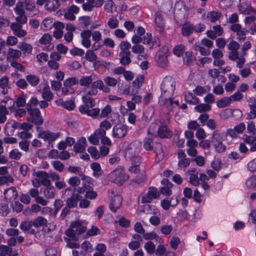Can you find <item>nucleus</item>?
I'll return each mask as SVG.
<instances>
[{
    "label": "nucleus",
    "instance_id": "36",
    "mask_svg": "<svg viewBox=\"0 0 256 256\" xmlns=\"http://www.w3.org/2000/svg\"><path fill=\"white\" fill-rule=\"evenodd\" d=\"M154 114V110L153 108H148L143 114L142 119L148 123L152 118Z\"/></svg>",
    "mask_w": 256,
    "mask_h": 256
},
{
    "label": "nucleus",
    "instance_id": "61",
    "mask_svg": "<svg viewBox=\"0 0 256 256\" xmlns=\"http://www.w3.org/2000/svg\"><path fill=\"white\" fill-rule=\"evenodd\" d=\"M190 160L187 158L180 159L178 161V167L180 168H186L190 166Z\"/></svg>",
    "mask_w": 256,
    "mask_h": 256
},
{
    "label": "nucleus",
    "instance_id": "43",
    "mask_svg": "<svg viewBox=\"0 0 256 256\" xmlns=\"http://www.w3.org/2000/svg\"><path fill=\"white\" fill-rule=\"evenodd\" d=\"M26 78L27 82L32 86H37L40 82V78L34 74H28Z\"/></svg>",
    "mask_w": 256,
    "mask_h": 256
},
{
    "label": "nucleus",
    "instance_id": "29",
    "mask_svg": "<svg viewBox=\"0 0 256 256\" xmlns=\"http://www.w3.org/2000/svg\"><path fill=\"white\" fill-rule=\"evenodd\" d=\"M194 31V26L190 22H186L182 24V34L184 36H188Z\"/></svg>",
    "mask_w": 256,
    "mask_h": 256
},
{
    "label": "nucleus",
    "instance_id": "9",
    "mask_svg": "<svg viewBox=\"0 0 256 256\" xmlns=\"http://www.w3.org/2000/svg\"><path fill=\"white\" fill-rule=\"evenodd\" d=\"M168 49L166 47L162 48L156 56V60L158 64L162 68H165L168 63Z\"/></svg>",
    "mask_w": 256,
    "mask_h": 256
},
{
    "label": "nucleus",
    "instance_id": "30",
    "mask_svg": "<svg viewBox=\"0 0 256 256\" xmlns=\"http://www.w3.org/2000/svg\"><path fill=\"white\" fill-rule=\"evenodd\" d=\"M240 1L241 0H222L220 2V6L224 8L237 6Z\"/></svg>",
    "mask_w": 256,
    "mask_h": 256
},
{
    "label": "nucleus",
    "instance_id": "42",
    "mask_svg": "<svg viewBox=\"0 0 256 256\" xmlns=\"http://www.w3.org/2000/svg\"><path fill=\"white\" fill-rule=\"evenodd\" d=\"M10 212L8 204L6 202H0V214L2 216H6Z\"/></svg>",
    "mask_w": 256,
    "mask_h": 256
},
{
    "label": "nucleus",
    "instance_id": "7",
    "mask_svg": "<svg viewBox=\"0 0 256 256\" xmlns=\"http://www.w3.org/2000/svg\"><path fill=\"white\" fill-rule=\"evenodd\" d=\"M78 84V80L76 77L69 78L64 82V86L62 88V93L64 95H68L75 92L73 86Z\"/></svg>",
    "mask_w": 256,
    "mask_h": 256
},
{
    "label": "nucleus",
    "instance_id": "28",
    "mask_svg": "<svg viewBox=\"0 0 256 256\" xmlns=\"http://www.w3.org/2000/svg\"><path fill=\"white\" fill-rule=\"evenodd\" d=\"M158 136L162 138H170L172 136V132L166 126H161L158 128Z\"/></svg>",
    "mask_w": 256,
    "mask_h": 256
},
{
    "label": "nucleus",
    "instance_id": "60",
    "mask_svg": "<svg viewBox=\"0 0 256 256\" xmlns=\"http://www.w3.org/2000/svg\"><path fill=\"white\" fill-rule=\"evenodd\" d=\"M224 134L218 131H215L213 132L212 135V142L215 144L216 142H222Z\"/></svg>",
    "mask_w": 256,
    "mask_h": 256
},
{
    "label": "nucleus",
    "instance_id": "6",
    "mask_svg": "<svg viewBox=\"0 0 256 256\" xmlns=\"http://www.w3.org/2000/svg\"><path fill=\"white\" fill-rule=\"evenodd\" d=\"M86 230V227L80 220L72 222L70 228L66 231V234L69 237L74 238L76 234H80Z\"/></svg>",
    "mask_w": 256,
    "mask_h": 256
},
{
    "label": "nucleus",
    "instance_id": "8",
    "mask_svg": "<svg viewBox=\"0 0 256 256\" xmlns=\"http://www.w3.org/2000/svg\"><path fill=\"white\" fill-rule=\"evenodd\" d=\"M27 110L30 115L27 118L29 122L34 123L36 125H40L43 123V120L40 116V112L38 109L32 108H28Z\"/></svg>",
    "mask_w": 256,
    "mask_h": 256
},
{
    "label": "nucleus",
    "instance_id": "37",
    "mask_svg": "<svg viewBox=\"0 0 256 256\" xmlns=\"http://www.w3.org/2000/svg\"><path fill=\"white\" fill-rule=\"evenodd\" d=\"M0 88L2 89V92L6 94L9 88L8 78L6 76H4L0 79Z\"/></svg>",
    "mask_w": 256,
    "mask_h": 256
},
{
    "label": "nucleus",
    "instance_id": "52",
    "mask_svg": "<svg viewBox=\"0 0 256 256\" xmlns=\"http://www.w3.org/2000/svg\"><path fill=\"white\" fill-rule=\"evenodd\" d=\"M107 25L110 28L114 29L118 26L119 21L116 17L112 16L108 20Z\"/></svg>",
    "mask_w": 256,
    "mask_h": 256
},
{
    "label": "nucleus",
    "instance_id": "18",
    "mask_svg": "<svg viewBox=\"0 0 256 256\" xmlns=\"http://www.w3.org/2000/svg\"><path fill=\"white\" fill-rule=\"evenodd\" d=\"M87 142L85 137L82 136L74 146V150L76 152L82 153L85 152Z\"/></svg>",
    "mask_w": 256,
    "mask_h": 256
},
{
    "label": "nucleus",
    "instance_id": "35",
    "mask_svg": "<svg viewBox=\"0 0 256 256\" xmlns=\"http://www.w3.org/2000/svg\"><path fill=\"white\" fill-rule=\"evenodd\" d=\"M60 6V5L54 0H48L45 4V9L48 11H55Z\"/></svg>",
    "mask_w": 256,
    "mask_h": 256
},
{
    "label": "nucleus",
    "instance_id": "32",
    "mask_svg": "<svg viewBox=\"0 0 256 256\" xmlns=\"http://www.w3.org/2000/svg\"><path fill=\"white\" fill-rule=\"evenodd\" d=\"M21 55L22 52L20 50L10 48L8 52L7 59L11 62L12 59H17L19 58Z\"/></svg>",
    "mask_w": 256,
    "mask_h": 256
},
{
    "label": "nucleus",
    "instance_id": "34",
    "mask_svg": "<svg viewBox=\"0 0 256 256\" xmlns=\"http://www.w3.org/2000/svg\"><path fill=\"white\" fill-rule=\"evenodd\" d=\"M42 97L46 100H50L52 98L53 94L50 90V87L47 82L43 84Z\"/></svg>",
    "mask_w": 256,
    "mask_h": 256
},
{
    "label": "nucleus",
    "instance_id": "40",
    "mask_svg": "<svg viewBox=\"0 0 256 256\" xmlns=\"http://www.w3.org/2000/svg\"><path fill=\"white\" fill-rule=\"evenodd\" d=\"M14 179L10 174L0 176V186L6 184L9 185L10 184L13 183Z\"/></svg>",
    "mask_w": 256,
    "mask_h": 256
},
{
    "label": "nucleus",
    "instance_id": "47",
    "mask_svg": "<svg viewBox=\"0 0 256 256\" xmlns=\"http://www.w3.org/2000/svg\"><path fill=\"white\" fill-rule=\"evenodd\" d=\"M143 146L147 151L152 150L154 149L153 140L150 138H146L143 141Z\"/></svg>",
    "mask_w": 256,
    "mask_h": 256
},
{
    "label": "nucleus",
    "instance_id": "14",
    "mask_svg": "<svg viewBox=\"0 0 256 256\" xmlns=\"http://www.w3.org/2000/svg\"><path fill=\"white\" fill-rule=\"evenodd\" d=\"M60 135L61 133L60 132H54L48 130H46L40 132L38 134V137L43 139L44 141H48L50 143L60 138Z\"/></svg>",
    "mask_w": 256,
    "mask_h": 256
},
{
    "label": "nucleus",
    "instance_id": "24",
    "mask_svg": "<svg viewBox=\"0 0 256 256\" xmlns=\"http://www.w3.org/2000/svg\"><path fill=\"white\" fill-rule=\"evenodd\" d=\"M112 126V124L110 121L104 120L100 122L99 128L96 130L102 136H104L106 134V131L109 130Z\"/></svg>",
    "mask_w": 256,
    "mask_h": 256
},
{
    "label": "nucleus",
    "instance_id": "12",
    "mask_svg": "<svg viewBox=\"0 0 256 256\" xmlns=\"http://www.w3.org/2000/svg\"><path fill=\"white\" fill-rule=\"evenodd\" d=\"M160 196V192L158 189L154 187L148 188L147 192L142 198V203H150L154 199L158 198Z\"/></svg>",
    "mask_w": 256,
    "mask_h": 256
},
{
    "label": "nucleus",
    "instance_id": "16",
    "mask_svg": "<svg viewBox=\"0 0 256 256\" xmlns=\"http://www.w3.org/2000/svg\"><path fill=\"white\" fill-rule=\"evenodd\" d=\"M172 96L168 98V96H160L159 100L160 102L165 106L168 109L171 110L174 107V106H178L179 105L178 100L174 101L171 98Z\"/></svg>",
    "mask_w": 256,
    "mask_h": 256
},
{
    "label": "nucleus",
    "instance_id": "11",
    "mask_svg": "<svg viewBox=\"0 0 256 256\" xmlns=\"http://www.w3.org/2000/svg\"><path fill=\"white\" fill-rule=\"evenodd\" d=\"M128 130V128L126 125L116 124L112 128V136L114 138H122L126 136Z\"/></svg>",
    "mask_w": 256,
    "mask_h": 256
},
{
    "label": "nucleus",
    "instance_id": "13",
    "mask_svg": "<svg viewBox=\"0 0 256 256\" xmlns=\"http://www.w3.org/2000/svg\"><path fill=\"white\" fill-rule=\"evenodd\" d=\"M52 36L48 34H44L39 39L38 42L44 46L43 50L46 51H50L54 48V44L52 42Z\"/></svg>",
    "mask_w": 256,
    "mask_h": 256
},
{
    "label": "nucleus",
    "instance_id": "57",
    "mask_svg": "<svg viewBox=\"0 0 256 256\" xmlns=\"http://www.w3.org/2000/svg\"><path fill=\"white\" fill-rule=\"evenodd\" d=\"M185 50V46L184 44H180L176 46L173 48L174 54L177 56H182Z\"/></svg>",
    "mask_w": 256,
    "mask_h": 256
},
{
    "label": "nucleus",
    "instance_id": "41",
    "mask_svg": "<svg viewBox=\"0 0 256 256\" xmlns=\"http://www.w3.org/2000/svg\"><path fill=\"white\" fill-rule=\"evenodd\" d=\"M102 82L104 84H104H106V85L104 84V86H106L110 88L108 86H115L118 83V80L116 78L113 77L107 76L104 78V82L102 81Z\"/></svg>",
    "mask_w": 256,
    "mask_h": 256
},
{
    "label": "nucleus",
    "instance_id": "10",
    "mask_svg": "<svg viewBox=\"0 0 256 256\" xmlns=\"http://www.w3.org/2000/svg\"><path fill=\"white\" fill-rule=\"evenodd\" d=\"M32 222L33 226L36 228L43 226V230L45 232L52 231L55 228L54 224H48L46 219L42 216H38Z\"/></svg>",
    "mask_w": 256,
    "mask_h": 256
},
{
    "label": "nucleus",
    "instance_id": "17",
    "mask_svg": "<svg viewBox=\"0 0 256 256\" xmlns=\"http://www.w3.org/2000/svg\"><path fill=\"white\" fill-rule=\"evenodd\" d=\"M122 198L120 195H115L111 199L109 207L111 211L116 212L122 203Z\"/></svg>",
    "mask_w": 256,
    "mask_h": 256
},
{
    "label": "nucleus",
    "instance_id": "63",
    "mask_svg": "<svg viewBox=\"0 0 256 256\" xmlns=\"http://www.w3.org/2000/svg\"><path fill=\"white\" fill-rule=\"evenodd\" d=\"M86 58L89 62H93L96 60L97 56L94 51L92 50H88L86 53Z\"/></svg>",
    "mask_w": 256,
    "mask_h": 256
},
{
    "label": "nucleus",
    "instance_id": "46",
    "mask_svg": "<svg viewBox=\"0 0 256 256\" xmlns=\"http://www.w3.org/2000/svg\"><path fill=\"white\" fill-rule=\"evenodd\" d=\"M216 106L219 108H224L230 106L231 102L229 97H224L216 101Z\"/></svg>",
    "mask_w": 256,
    "mask_h": 256
},
{
    "label": "nucleus",
    "instance_id": "25",
    "mask_svg": "<svg viewBox=\"0 0 256 256\" xmlns=\"http://www.w3.org/2000/svg\"><path fill=\"white\" fill-rule=\"evenodd\" d=\"M15 102L12 98H6L0 104V107H3L6 110L9 109L10 111L15 110Z\"/></svg>",
    "mask_w": 256,
    "mask_h": 256
},
{
    "label": "nucleus",
    "instance_id": "20",
    "mask_svg": "<svg viewBox=\"0 0 256 256\" xmlns=\"http://www.w3.org/2000/svg\"><path fill=\"white\" fill-rule=\"evenodd\" d=\"M22 24L20 23L12 22L10 26L13 34L19 38L23 37L26 34V31L22 29Z\"/></svg>",
    "mask_w": 256,
    "mask_h": 256
},
{
    "label": "nucleus",
    "instance_id": "62",
    "mask_svg": "<svg viewBox=\"0 0 256 256\" xmlns=\"http://www.w3.org/2000/svg\"><path fill=\"white\" fill-rule=\"evenodd\" d=\"M12 250L10 247L2 245L0 246V256H10Z\"/></svg>",
    "mask_w": 256,
    "mask_h": 256
},
{
    "label": "nucleus",
    "instance_id": "31",
    "mask_svg": "<svg viewBox=\"0 0 256 256\" xmlns=\"http://www.w3.org/2000/svg\"><path fill=\"white\" fill-rule=\"evenodd\" d=\"M130 52H120V63L124 66L128 64L131 62L130 58Z\"/></svg>",
    "mask_w": 256,
    "mask_h": 256
},
{
    "label": "nucleus",
    "instance_id": "44",
    "mask_svg": "<svg viewBox=\"0 0 256 256\" xmlns=\"http://www.w3.org/2000/svg\"><path fill=\"white\" fill-rule=\"evenodd\" d=\"M131 166L128 168V172L132 174H137L140 172V165L141 162H130Z\"/></svg>",
    "mask_w": 256,
    "mask_h": 256
},
{
    "label": "nucleus",
    "instance_id": "1",
    "mask_svg": "<svg viewBox=\"0 0 256 256\" xmlns=\"http://www.w3.org/2000/svg\"><path fill=\"white\" fill-rule=\"evenodd\" d=\"M98 90L104 93H109L110 92V88L104 86L102 80L98 79L94 81L92 84V86L86 91L84 95L82 97L83 102L79 106V111L82 114H86L92 118H96L100 112V109L98 108H93L96 102L90 96H96L98 93Z\"/></svg>",
    "mask_w": 256,
    "mask_h": 256
},
{
    "label": "nucleus",
    "instance_id": "45",
    "mask_svg": "<svg viewBox=\"0 0 256 256\" xmlns=\"http://www.w3.org/2000/svg\"><path fill=\"white\" fill-rule=\"evenodd\" d=\"M144 80V76L142 74L139 75L133 81L132 84L134 88H136V92L138 88L142 86Z\"/></svg>",
    "mask_w": 256,
    "mask_h": 256
},
{
    "label": "nucleus",
    "instance_id": "56",
    "mask_svg": "<svg viewBox=\"0 0 256 256\" xmlns=\"http://www.w3.org/2000/svg\"><path fill=\"white\" fill-rule=\"evenodd\" d=\"M55 194V188L53 186H47L44 190V195L48 198H52Z\"/></svg>",
    "mask_w": 256,
    "mask_h": 256
},
{
    "label": "nucleus",
    "instance_id": "23",
    "mask_svg": "<svg viewBox=\"0 0 256 256\" xmlns=\"http://www.w3.org/2000/svg\"><path fill=\"white\" fill-rule=\"evenodd\" d=\"M4 198L7 200H16L18 195L16 188L14 187H10L6 189L4 192Z\"/></svg>",
    "mask_w": 256,
    "mask_h": 256
},
{
    "label": "nucleus",
    "instance_id": "33",
    "mask_svg": "<svg viewBox=\"0 0 256 256\" xmlns=\"http://www.w3.org/2000/svg\"><path fill=\"white\" fill-rule=\"evenodd\" d=\"M154 152L156 155V158L158 161L163 159L164 156V149L162 144L160 143H156L154 146Z\"/></svg>",
    "mask_w": 256,
    "mask_h": 256
},
{
    "label": "nucleus",
    "instance_id": "3",
    "mask_svg": "<svg viewBox=\"0 0 256 256\" xmlns=\"http://www.w3.org/2000/svg\"><path fill=\"white\" fill-rule=\"evenodd\" d=\"M240 47L239 44L234 40L230 41L228 45V48L230 51L228 58L231 60L236 62V67L242 68L246 60L243 56H240V53L238 51Z\"/></svg>",
    "mask_w": 256,
    "mask_h": 256
},
{
    "label": "nucleus",
    "instance_id": "4",
    "mask_svg": "<svg viewBox=\"0 0 256 256\" xmlns=\"http://www.w3.org/2000/svg\"><path fill=\"white\" fill-rule=\"evenodd\" d=\"M108 178L110 182L121 186L128 180L130 176L124 168L119 166L108 174Z\"/></svg>",
    "mask_w": 256,
    "mask_h": 256
},
{
    "label": "nucleus",
    "instance_id": "38",
    "mask_svg": "<svg viewBox=\"0 0 256 256\" xmlns=\"http://www.w3.org/2000/svg\"><path fill=\"white\" fill-rule=\"evenodd\" d=\"M78 195V194H73L71 197L68 198L66 200V206L68 208H74L76 206Z\"/></svg>",
    "mask_w": 256,
    "mask_h": 256
},
{
    "label": "nucleus",
    "instance_id": "19",
    "mask_svg": "<svg viewBox=\"0 0 256 256\" xmlns=\"http://www.w3.org/2000/svg\"><path fill=\"white\" fill-rule=\"evenodd\" d=\"M91 31L90 30H85L80 33L82 46L86 48H90L91 46Z\"/></svg>",
    "mask_w": 256,
    "mask_h": 256
},
{
    "label": "nucleus",
    "instance_id": "58",
    "mask_svg": "<svg viewBox=\"0 0 256 256\" xmlns=\"http://www.w3.org/2000/svg\"><path fill=\"white\" fill-rule=\"evenodd\" d=\"M194 49L196 50H198L201 55L206 56L210 54V52L208 48H204L198 44H195L194 46Z\"/></svg>",
    "mask_w": 256,
    "mask_h": 256
},
{
    "label": "nucleus",
    "instance_id": "59",
    "mask_svg": "<svg viewBox=\"0 0 256 256\" xmlns=\"http://www.w3.org/2000/svg\"><path fill=\"white\" fill-rule=\"evenodd\" d=\"M88 152L90 153L92 158L98 160L100 158V152L94 146H90L88 148Z\"/></svg>",
    "mask_w": 256,
    "mask_h": 256
},
{
    "label": "nucleus",
    "instance_id": "5",
    "mask_svg": "<svg viewBox=\"0 0 256 256\" xmlns=\"http://www.w3.org/2000/svg\"><path fill=\"white\" fill-rule=\"evenodd\" d=\"M174 80L170 76L164 78L161 84V96H172L176 88Z\"/></svg>",
    "mask_w": 256,
    "mask_h": 256
},
{
    "label": "nucleus",
    "instance_id": "15",
    "mask_svg": "<svg viewBox=\"0 0 256 256\" xmlns=\"http://www.w3.org/2000/svg\"><path fill=\"white\" fill-rule=\"evenodd\" d=\"M240 13L243 14H249L256 13V10L252 8L250 2H240L237 6Z\"/></svg>",
    "mask_w": 256,
    "mask_h": 256
},
{
    "label": "nucleus",
    "instance_id": "51",
    "mask_svg": "<svg viewBox=\"0 0 256 256\" xmlns=\"http://www.w3.org/2000/svg\"><path fill=\"white\" fill-rule=\"evenodd\" d=\"M186 100L190 104H196L198 103V99L193 94L190 92H188L185 94Z\"/></svg>",
    "mask_w": 256,
    "mask_h": 256
},
{
    "label": "nucleus",
    "instance_id": "48",
    "mask_svg": "<svg viewBox=\"0 0 256 256\" xmlns=\"http://www.w3.org/2000/svg\"><path fill=\"white\" fill-rule=\"evenodd\" d=\"M18 47L24 54L31 53L32 50V46L30 44L24 42L19 43Z\"/></svg>",
    "mask_w": 256,
    "mask_h": 256
},
{
    "label": "nucleus",
    "instance_id": "22",
    "mask_svg": "<svg viewBox=\"0 0 256 256\" xmlns=\"http://www.w3.org/2000/svg\"><path fill=\"white\" fill-rule=\"evenodd\" d=\"M220 15L221 14L218 12L211 11L203 14L202 18L208 21L214 22L219 19Z\"/></svg>",
    "mask_w": 256,
    "mask_h": 256
},
{
    "label": "nucleus",
    "instance_id": "55",
    "mask_svg": "<svg viewBox=\"0 0 256 256\" xmlns=\"http://www.w3.org/2000/svg\"><path fill=\"white\" fill-rule=\"evenodd\" d=\"M144 248L148 254H151L154 253L156 250V246L152 242L148 241L145 243Z\"/></svg>",
    "mask_w": 256,
    "mask_h": 256
},
{
    "label": "nucleus",
    "instance_id": "21",
    "mask_svg": "<svg viewBox=\"0 0 256 256\" xmlns=\"http://www.w3.org/2000/svg\"><path fill=\"white\" fill-rule=\"evenodd\" d=\"M96 77V75L95 74L84 76L78 80V84L82 86L88 88L90 84L92 85V84L94 82H92V80L95 79Z\"/></svg>",
    "mask_w": 256,
    "mask_h": 256
},
{
    "label": "nucleus",
    "instance_id": "53",
    "mask_svg": "<svg viewBox=\"0 0 256 256\" xmlns=\"http://www.w3.org/2000/svg\"><path fill=\"white\" fill-rule=\"evenodd\" d=\"M86 2L83 3L82 8L84 10L91 12L93 10L94 6V0H86Z\"/></svg>",
    "mask_w": 256,
    "mask_h": 256
},
{
    "label": "nucleus",
    "instance_id": "2",
    "mask_svg": "<svg viewBox=\"0 0 256 256\" xmlns=\"http://www.w3.org/2000/svg\"><path fill=\"white\" fill-rule=\"evenodd\" d=\"M141 150V142L138 140H134L125 148L124 156L128 161L142 162V158L140 156Z\"/></svg>",
    "mask_w": 256,
    "mask_h": 256
},
{
    "label": "nucleus",
    "instance_id": "49",
    "mask_svg": "<svg viewBox=\"0 0 256 256\" xmlns=\"http://www.w3.org/2000/svg\"><path fill=\"white\" fill-rule=\"evenodd\" d=\"M195 110L198 112H208L211 109V106L207 104H200L196 106Z\"/></svg>",
    "mask_w": 256,
    "mask_h": 256
},
{
    "label": "nucleus",
    "instance_id": "54",
    "mask_svg": "<svg viewBox=\"0 0 256 256\" xmlns=\"http://www.w3.org/2000/svg\"><path fill=\"white\" fill-rule=\"evenodd\" d=\"M90 168L93 170V176L94 177H98L101 175V167L99 164L93 162L90 164Z\"/></svg>",
    "mask_w": 256,
    "mask_h": 256
},
{
    "label": "nucleus",
    "instance_id": "26",
    "mask_svg": "<svg viewBox=\"0 0 256 256\" xmlns=\"http://www.w3.org/2000/svg\"><path fill=\"white\" fill-rule=\"evenodd\" d=\"M36 176L38 178L41 184L46 186L50 185V181L49 180V176L47 172L42 171L39 172L36 174Z\"/></svg>",
    "mask_w": 256,
    "mask_h": 256
},
{
    "label": "nucleus",
    "instance_id": "50",
    "mask_svg": "<svg viewBox=\"0 0 256 256\" xmlns=\"http://www.w3.org/2000/svg\"><path fill=\"white\" fill-rule=\"evenodd\" d=\"M195 60V57L191 52H186L184 58V62L188 65H190L193 63Z\"/></svg>",
    "mask_w": 256,
    "mask_h": 256
},
{
    "label": "nucleus",
    "instance_id": "27",
    "mask_svg": "<svg viewBox=\"0 0 256 256\" xmlns=\"http://www.w3.org/2000/svg\"><path fill=\"white\" fill-rule=\"evenodd\" d=\"M102 136L98 131L96 129L88 138L89 142L94 145H98L99 144L100 139Z\"/></svg>",
    "mask_w": 256,
    "mask_h": 256
},
{
    "label": "nucleus",
    "instance_id": "64",
    "mask_svg": "<svg viewBox=\"0 0 256 256\" xmlns=\"http://www.w3.org/2000/svg\"><path fill=\"white\" fill-rule=\"evenodd\" d=\"M104 9L108 12L112 13L114 10L116 11V7L114 6V2L111 0L106 2L104 4Z\"/></svg>",
    "mask_w": 256,
    "mask_h": 256
},
{
    "label": "nucleus",
    "instance_id": "39",
    "mask_svg": "<svg viewBox=\"0 0 256 256\" xmlns=\"http://www.w3.org/2000/svg\"><path fill=\"white\" fill-rule=\"evenodd\" d=\"M155 23L156 26L160 28H164V20L163 14L160 12H157L156 14Z\"/></svg>",
    "mask_w": 256,
    "mask_h": 256
}]
</instances>
